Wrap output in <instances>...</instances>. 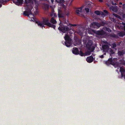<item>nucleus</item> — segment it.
<instances>
[{
    "instance_id": "nucleus-10",
    "label": "nucleus",
    "mask_w": 125,
    "mask_h": 125,
    "mask_svg": "<svg viewBox=\"0 0 125 125\" xmlns=\"http://www.w3.org/2000/svg\"><path fill=\"white\" fill-rule=\"evenodd\" d=\"M72 53L75 55L78 54L79 51L78 49L76 47H74L72 50Z\"/></svg>"
},
{
    "instance_id": "nucleus-51",
    "label": "nucleus",
    "mask_w": 125,
    "mask_h": 125,
    "mask_svg": "<svg viewBox=\"0 0 125 125\" xmlns=\"http://www.w3.org/2000/svg\"><path fill=\"white\" fill-rule=\"evenodd\" d=\"M66 20V19H64V21H65Z\"/></svg>"
},
{
    "instance_id": "nucleus-32",
    "label": "nucleus",
    "mask_w": 125,
    "mask_h": 125,
    "mask_svg": "<svg viewBox=\"0 0 125 125\" xmlns=\"http://www.w3.org/2000/svg\"><path fill=\"white\" fill-rule=\"evenodd\" d=\"M31 0H25V3L27 4H28L30 2Z\"/></svg>"
},
{
    "instance_id": "nucleus-20",
    "label": "nucleus",
    "mask_w": 125,
    "mask_h": 125,
    "mask_svg": "<svg viewBox=\"0 0 125 125\" xmlns=\"http://www.w3.org/2000/svg\"><path fill=\"white\" fill-rule=\"evenodd\" d=\"M33 1L34 2L35 4V7L36 8H37L39 5V3L38 1L36 0H33Z\"/></svg>"
},
{
    "instance_id": "nucleus-17",
    "label": "nucleus",
    "mask_w": 125,
    "mask_h": 125,
    "mask_svg": "<svg viewBox=\"0 0 125 125\" xmlns=\"http://www.w3.org/2000/svg\"><path fill=\"white\" fill-rule=\"evenodd\" d=\"M50 22L53 24H56L57 23V21L55 20L53 17H52L50 21Z\"/></svg>"
},
{
    "instance_id": "nucleus-6",
    "label": "nucleus",
    "mask_w": 125,
    "mask_h": 125,
    "mask_svg": "<svg viewBox=\"0 0 125 125\" xmlns=\"http://www.w3.org/2000/svg\"><path fill=\"white\" fill-rule=\"evenodd\" d=\"M103 52H107L110 49L109 46L106 44H104L102 46Z\"/></svg>"
},
{
    "instance_id": "nucleus-39",
    "label": "nucleus",
    "mask_w": 125,
    "mask_h": 125,
    "mask_svg": "<svg viewBox=\"0 0 125 125\" xmlns=\"http://www.w3.org/2000/svg\"><path fill=\"white\" fill-rule=\"evenodd\" d=\"M64 2V0H60L59 2L60 3H63Z\"/></svg>"
},
{
    "instance_id": "nucleus-41",
    "label": "nucleus",
    "mask_w": 125,
    "mask_h": 125,
    "mask_svg": "<svg viewBox=\"0 0 125 125\" xmlns=\"http://www.w3.org/2000/svg\"><path fill=\"white\" fill-rule=\"evenodd\" d=\"M99 57L101 58H103L104 57V55H103L100 56Z\"/></svg>"
},
{
    "instance_id": "nucleus-24",
    "label": "nucleus",
    "mask_w": 125,
    "mask_h": 125,
    "mask_svg": "<svg viewBox=\"0 0 125 125\" xmlns=\"http://www.w3.org/2000/svg\"><path fill=\"white\" fill-rule=\"evenodd\" d=\"M104 30L109 32H111L112 31V30L111 29L109 28H107L106 27H105Z\"/></svg>"
},
{
    "instance_id": "nucleus-46",
    "label": "nucleus",
    "mask_w": 125,
    "mask_h": 125,
    "mask_svg": "<svg viewBox=\"0 0 125 125\" xmlns=\"http://www.w3.org/2000/svg\"><path fill=\"white\" fill-rule=\"evenodd\" d=\"M125 5V4H123V7H124Z\"/></svg>"
},
{
    "instance_id": "nucleus-3",
    "label": "nucleus",
    "mask_w": 125,
    "mask_h": 125,
    "mask_svg": "<svg viewBox=\"0 0 125 125\" xmlns=\"http://www.w3.org/2000/svg\"><path fill=\"white\" fill-rule=\"evenodd\" d=\"M26 10L27 11H25L23 13V15L25 16H27L28 17L30 15H31V20L32 21H35L36 19V18L34 16V15L32 14V13L31 12V10L30 9L28 10V8H27Z\"/></svg>"
},
{
    "instance_id": "nucleus-49",
    "label": "nucleus",
    "mask_w": 125,
    "mask_h": 125,
    "mask_svg": "<svg viewBox=\"0 0 125 125\" xmlns=\"http://www.w3.org/2000/svg\"><path fill=\"white\" fill-rule=\"evenodd\" d=\"M2 6V4H0V8Z\"/></svg>"
},
{
    "instance_id": "nucleus-52",
    "label": "nucleus",
    "mask_w": 125,
    "mask_h": 125,
    "mask_svg": "<svg viewBox=\"0 0 125 125\" xmlns=\"http://www.w3.org/2000/svg\"><path fill=\"white\" fill-rule=\"evenodd\" d=\"M106 55V53L105 52V53H104L103 55Z\"/></svg>"
},
{
    "instance_id": "nucleus-28",
    "label": "nucleus",
    "mask_w": 125,
    "mask_h": 125,
    "mask_svg": "<svg viewBox=\"0 0 125 125\" xmlns=\"http://www.w3.org/2000/svg\"><path fill=\"white\" fill-rule=\"evenodd\" d=\"M113 15L114 16H115V17H117V18L121 19L119 15H117L116 14H115V13H113Z\"/></svg>"
},
{
    "instance_id": "nucleus-11",
    "label": "nucleus",
    "mask_w": 125,
    "mask_h": 125,
    "mask_svg": "<svg viewBox=\"0 0 125 125\" xmlns=\"http://www.w3.org/2000/svg\"><path fill=\"white\" fill-rule=\"evenodd\" d=\"M94 60V58L92 56L88 57L86 59V61L88 63H90L92 62Z\"/></svg>"
},
{
    "instance_id": "nucleus-33",
    "label": "nucleus",
    "mask_w": 125,
    "mask_h": 125,
    "mask_svg": "<svg viewBox=\"0 0 125 125\" xmlns=\"http://www.w3.org/2000/svg\"><path fill=\"white\" fill-rule=\"evenodd\" d=\"M85 10L86 11L87 13L89 12L90 10L88 8H85Z\"/></svg>"
},
{
    "instance_id": "nucleus-2",
    "label": "nucleus",
    "mask_w": 125,
    "mask_h": 125,
    "mask_svg": "<svg viewBox=\"0 0 125 125\" xmlns=\"http://www.w3.org/2000/svg\"><path fill=\"white\" fill-rule=\"evenodd\" d=\"M116 59L114 58L112 59V57L109 58L108 60L106 61L105 63L107 65L109 66L110 64L113 65L115 67H118V62H116Z\"/></svg>"
},
{
    "instance_id": "nucleus-44",
    "label": "nucleus",
    "mask_w": 125,
    "mask_h": 125,
    "mask_svg": "<svg viewBox=\"0 0 125 125\" xmlns=\"http://www.w3.org/2000/svg\"><path fill=\"white\" fill-rule=\"evenodd\" d=\"M54 0H51V1L52 3H53Z\"/></svg>"
},
{
    "instance_id": "nucleus-12",
    "label": "nucleus",
    "mask_w": 125,
    "mask_h": 125,
    "mask_svg": "<svg viewBox=\"0 0 125 125\" xmlns=\"http://www.w3.org/2000/svg\"><path fill=\"white\" fill-rule=\"evenodd\" d=\"M93 42L92 41L90 40L88 41L86 45L87 48L88 49H90L91 48V46Z\"/></svg>"
},
{
    "instance_id": "nucleus-13",
    "label": "nucleus",
    "mask_w": 125,
    "mask_h": 125,
    "mask_svg": "<svg viewBox=\"0 0 125 125\" xmlns=\"http://www.w3.org/2000/svg\"><path fill=\"white\" fill-rule=\"evenodd\" d=\"M82 8H79L78 10H77L76 11L77 14L79 16H81L82 15Z\"/></svg>"
},
{
    "instance_id": "nucleus-27",
    "label": "nucleus",
    "mask_w": 125,
    "mask_h": 125,
    "mask_svg": "<svg viewBox=\"0 0 125 125\" xmlns=\"http://www.w3.org/2000/svg\"><path fill=\"white\" fill-rule=\"evenodd\" d=\"M110 36L111 37L115 38H117L118 37V36L115 34H111Z\"/></svg>"
},
{
    "instance_id": "nucleus-29",
    "label": "nucleus",
    "mask_w": 125,
    "mask_h": 125,
    "mask_svg": "<svg viewBox=\"0 0 125 125\" xmlns=\"http://www.w3.org/2000/svg\"><path fill=\"white\" fill-rule=\"evenodd\" d=\"M76 43L77 45H79L81 43V41L80 40H78L76 41Z\"/></svg>"
},
{
    "instance_id": "nucleus-36",
    "label": "nucleus",
    "mask_w": 125,
    "mask_h": 125,
    "mask_svg": "<svg viewBox=\"0 0 125 125\" xmlns=\"http://www.w3.org/2000/svg\"><path fill=\"white\" fill-rule=\"evenodd\" d=\"M112 4L113 5H117L116 3L115 2H114L112 0L111 1Z\"/></svg>"
},
{
    "instance_id": "nucleus-18",
    "label": "nucleus",
    "mask_w": 125,
    "mask_h": 125,
    "mask_svg": "<svg viewBox=\"0 0 125 125\" xmlns=\"http://www.w3.org/2000/svg\"><path fill=\"white\" fill-rule=\"evenodd\" d=\"M118 34L120 37H122L124 36L125 35V32H121L118 33Z\"/></svg>"
},
{
    "instance_id": "nucleus-1",
    "label": "nucleus",
    "mask_w": 125,
    "mask_h": 125,
    "mask_svg": "<svg viewBox=\"0 0 125 125\" xmlns=\"http://www.w3.org/2000/svg\"><path fill=\"white\" fill-rule=\"evenodd\" d=\"M76 24H71L69 23L67 26L63 25L60 26L58 28V29L63 33H65L71 30L72 29V27H75L77 26Z\"/></svg>"
},
{
    "instance_id": "nucleus-48",
    "label": "nucleus",
    "mask_w": 125,
    "mask_h": 125,
    "mask_svg": "<svg viewBox=\"0 0 125 125\" xmlns=\"http://www.w3.org/2000/svg\"><path fill=\"white\" fill-rule=\"evenodd\" d=\"M119 4L120 5H122V3L121 2H120L119 3Z\"/></svg>"
},
{
    "instance_id": "nucleus-30",
    "label": "nucleus",
    "mask_w": 125,
    "mask_h": 125,
    "mask_svg": "<svg viewBox=\"0 0 125 125\" xmlns=\"http://www.w3.org/2000/svg\"><path fill=\"white\" fill-rule=\"evenodd\" d=\"M112 46L113 48H114L116 46V44L115 43H114L112 44Z\"/></svg>"
},
{
    "instance_id": "nucleus-23",
    "label": "nucleus",
    "mask_w": 125,
    "mask_h": 125,
    "mask_svg": "<svg viewBox=\"0 0 125 125\" xmlns=\"http://www.w3.org/2000/svg\"><path fill=\"white\" fill-rule=\"evenodd\" d=\"M44 8L45 10H48L49 8V6L47 4L45 3L44 4Z\"/></svg>"
},
{
    "instance_id": "nucleus-40",
    "label": "nucleus",
    "mask_w": 125,
    "mask_h": 125,
    "mask_svg": "<svg viewBox=\"0 0 125 125\" xmlns=\"http://www.w3.org/2000/svg\"><path fill=\"white\" fill-rule=\"evenodd\" d=\"M86 54L88 55H90L91 54V52L90 51H87L86 53Z\"/></svg>"
},
{
    "instance_id": "nucleus-16",
    "label": "nucleus",
    "mask_w": 125,
    "mask_h": 125,
    "mask_svg": "<svg viewBox=\"0 0 125 125\" xmlns=\"http://www.w3.org/2000/svg\"><path fill=\"white\" fill-rule=\"evenodd\" d=\"M120 64V65H125V62L124 60H119L118 63V66L119 65V64Z\"/></svg>"
},
{
    "instance_id": "nucleus-31",
    "label": "nucleus",
    "mask_w": 125,
    "mask_h": 125,
    "mask_svg": "<svg viewBox=\"0 0 125 125\" xmlns=\"http://www.w3.org/2000/svg\"><path fill=\"white\" fill-rule=\"evenodd\" d=\"M106 23L104 21H101L100 23V25L101 26H104Z\"/></svg>"
},
{
    "instance_id": "nucleus-42",
    "label": "nucleus",
    "mask_w": 125,
    "mask_h": 125,
    "mask_svg": "<svg viewBox=\"0 0 125 125\" xmlns=\"http://www.w3.org/2000/svg\"><path fill=\"white\" fill-rule=\"evenodd\" d=\"M122 17L123 18H125V14H123V15Z\"/></svg>"
},
{
    "instance_id": "nucleus-15",
    "label": "nucleus",
    "mask_w": 125,
    "mask_h": 125,
    "mask_svg": "<svg viewBox=\"0 0 125 125\" xmlns=\"http://www.w3.org/2000/svg\"><path fill=\"white\" fill-rule=\"evenodd\" d=\"M58 16L59 18H63L64 17L63 14L61 13V11L60 10L58 11Z\"/></svg>"
},
{
    "instance_id": "nucleus-35",
    "label": "nucleus",
    "mask_w": 125,
    "mask_h": 125,
    "mask_svg": "<svg viewBox=\"0 0 125 125\" xmlns=\"http://www.w3.org/2000/svg\"><path fill=\"white\" fill-rule=\"evenodd\" d=\"M112 10L113 11L115 12H116L117 11V9L115 7H113Z\"/></svg>"
},
{
    "instance_id": "nucleus-45",
    "label": "nucleus",
    "mask_w": 125,
    "mask_h": 125,
    "mask_svg": "<svg viewBox=\"0 0 125 125\" xmlns=\"http://www.w3.org/2000/svg\"><path fill=\"white\" fill-rule=\"evenodd\" d=\"M120 43H119V42L118 43V44H117V45H120Z\"/></svg>"
},
{
    "instance_id": "nucleus-43",
    "label": "nucleus",
    "mask_w": 125,
    "mask_h": 125,
    "mask_svg": "<svg viewBox=\"0 0 125 125\" xmlns=\"http://www.w3.org/2000/svg\"><path fill=\"white\" fill-rule=\"evenodd\" d=\"M99 2H102L103 1V0H98Z\"/></svg>"
},
{
    "instance_id": "nucleus-53",
    "label": "nucleus",
    "mask_w": 125,
    "mask_h": 125,
    "mask_svg": "<svg viewBox=\"0 0 125 125\" xmlns=\"http://www.w3.org/2000/svg\"><path fill=\"white\" fill-rule=\"evenodd\" d=\"M47 0H41L42 1H47Z\"/></svg>"
},
{
    "instance_id": "nucleus-50",
    "label": "nucleus",
    "mask_w": 125,
    "mask_h": 125,
    "mask_svg": "<svg viewBox=\"0 0 125 125\" xmlns=\"http://www.w3.org/2000/svg\"><path fill=\"white\" fill-rule=\"evenodd\" d=\"M54 15L55 17H56V14H54Z\"/></svg>"
},
{
    "instance_id": "nucleus-7",
    "label": "nucleus",
    "mask_w": 125,
    "mask_h": 125,
    "mask_svg": "<svg viewBox=\"0 0 125 125\" xmlns=\"http://www.w3.org/2000/svg\"><path fill=\"white\" fill-rule=\"evenodd\" d=\"M95 33L97 35H103L105 34V32L103 30L100 31H96Z\"/></svg>"
},
{
    "instance_id": "nucleus-22",
    "label": "nucleus",
    "mask_w": 125,
    "mask_h": 125,
    "mask_svg": "<svg viewBox=\"0 0 125 125\" xmlns=\"http://www.w3.org/2000/svg\"><path fill=\"white\" fill-rule=\"evenodd\" d=\"M78 54H79L80 56H85L86 55V54L83 53L81 51H80V52H79Z\"/></svg>"
},
{
    "instance_id": "nucleus-34",
    "label": "nucleus",
    "mask_w": 125,
    "mask_h": 125,
    "mask_svg": "<svg viewBox=\"0 0 125 125\" xmlns=\"http://www.w3.org/2000/svg\"><path fill=\"white\" fill-rule=\"evenodd\" d=\"M110 52L111 54H114L115 53V52L113 50L111 49H110Z\"/></svg>"
},
{
    "instance_id": "nucleus-21",
    "label": "nucleus",
    "mask_w": 125,
    "mask_h": 125,
    "mask_svg": "<svg viewBox=\"0 0 125 125\" xmlns=\"http://www.w3.org/2000/svg\"><path fill=\"white\" fill-rule=\"evenodd\" d=\"M125 53V52L123 51H119L118 52L119 55L120 56L123 55Z\"/></svg>"
},
{
    "instance_id": "nucleus-4",
    "label": "nucleus",
    "mask_w": 125,
    "mask_h": 125,
    "mask_svg": "<svg viewBox=\"0 0 125 125\" xmlns=\"http://www.w3.org/2000/svg\"><path fill=\"white\" fill-rule=\"evenodd\" d=\"M64 38L65 41L64 42L65 45L67 47H69L72 45L71 40L69 36L67 34L65 35Z\"/></svg>"
},
{
    "instance_id": "nucleus-9",
    "label": "nucleus",
    "mask_w": 125,
    "mask_h": 125,
    "mask_svg": "<svg viewBox=\"0 0 125 125\" xmlns=\"http://www.w3.org/2000/svg\"><path fill=\"white\" fill-rule=\"evenodd\" d=\"M120 72H121L122 77H124L125 79V69L122 67L120 68Z\"/></svg>"
},
{
    "instance_id": "nucleus-19",
    "label": "nucleus",
    "mask_w": 125,
    "mask_h": 125,
    "mask_svg": "<svg viewBox=\"0 0 125 125\" xmlns=\"http://www.w3.org/2000/svg\"><path fill=\"white\" fill-rule=\"evenodd\" d=\"M92 25H94L95 26H96L98 27H101V25L100 23L97 22H94L92 24Z\"/></svg>"
},
{
    "instance_id": "nucleus-37",
    "label": "nucleus",
    "mask_w": 125,
    "mask_h": 125,
    "mask_svg": "<svg viewBox=\"0 0 125 125\" xmlns=\"http://www.w3.org/2000/svg\"><path fill=\"white\" fill-rule=\"evenodd\" d=\"M103 11L104 13H105L106 14H108V11L106 10H104Z\"/></svg>"
},
{
    "instance_id": "nucleus-5",
    "label": "nucleus",
    "mask_w": 125,
    "mask_h": 125,
    "mask_svg": "<svg viewBox=\"0 0 125 125\" xmlns=\"http://www.w3.org/2000/svg\"><path fill=\"white\" fill-rule=\"evenodd\" d=\"M42 22L43 25L53 28L54 29H55V28L56 27L55 25L52 24L49 22V20L48 18H45L43 19Z\"/></svg>"
},
{
    "instance_id": "nucleus-26",
    "label": "nucleus",
    "mask_w": 125,
    "mask_h": 125,
    "mask_svg": "<svg viewBox=\"0 0 125 125\" xmlns=\"http://www.w3.org/2000/svg\"><path fill=\"white\" fill-rule=\"evenodd\" d=\"M38 25V26H40L41 27L43 28V27H44V26L43 24V23H42L40 22H39L37 23Z\"/></svg>"
},
{
    "instance_id": "nucleus-14",
    "label": "nucleus",
    "mask_w": 125,
    "mask_h": 125,
    "mask_svg": "<svg viewBox=\"0 0 125 125\" xmlns=\"http://www.w3.org/2000/svg\"><path fill=\"white\" fill-rule=\"evenodd\" d=\"M95 31L94 30H93L90 28H88V33L91 34H93L94 33H95Z\"/></svg>"
},
{
    "instance_id": "nucleus-25",
    "label": "nucleus",
    "mask_w": 125,
    "mask_h": 125,
    "mask_svg": "<svg viewBox=\"0 0 125 125\" xmlns=\"http://www.w3.org/2000/svg\"><path fill=\"white\" fill-rule=\"evenodd\" d=\"M100 12L101 11L99 10H96L94 11V13L97 15H101Z\"/></svg>"
},
{
    "instance_id": "nucleus-38",
    "label": "nucleus",
    "mask_w": 125,
    "mask_h": 125,
    "mask_svg": "<svg viewBox=\"0 0 125 125\" xmlns=\"http://www.w3.org/2000/svg\"><path fill=\"white\" fill-rule=\"evenodd\" d=\"M100 13L101 14L102 16H105L106 15L104 14V12H103L101 11Z\"/></svg>"
},
{
    "instance_id": "nucleus-47",
    "label": "nucleus",
    "mask_w": 125,
    "mask_h": 125,
    "mask_svg": "<svg viewBox=\"0 0 125 125\" xmlns=\"http://www.w3.org/2000/svg\"><path fill=\"white\" fill-rule=\"evenodd\" d=\"M118 0H115V1L116 2H117L118 1Z\"/></svg>"
},
{
    "instance_id": "nucleus-8",
    "label": "nucleus",
    "mask_w": 125,
    "mask_h": 125,
    "mask_svg": "<svg viewBox=\"0 0 125 125\" xmlns=\"http://www.w3.org/2000/svg\"><path fill=\"white\" fill-rule=\"evenodd\" d=\"M23 0H13V2L15 4L18 5H22L23 3Z\"/></svg>"
}]
</instances>
